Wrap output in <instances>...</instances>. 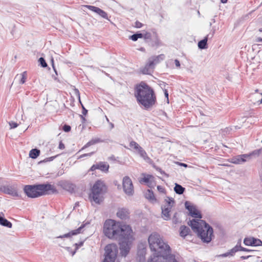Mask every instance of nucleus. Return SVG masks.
<instances>
[{
    "label": "nucleus",
    "instance_id": "obj_1",
    "mask_svg": "<svg viewBox=\"0 0 262 262\" xmlns=\"http://www.w3.org/2000/svg\"><path fill=\"white\" fill-rule=\"evenodd\" d=\"M103 233L109 238L119 241L122 256L125 257L128 254L134 240L133 230L129 225H121L113 220H107L104 224Z\"/></svg>",
    "mask_w": 262,
    "mask_h": 262
},
{
    "label": "nucleus",
    "instance_id": "obj_2",
    "mask_svg": "<svg viewBox=\"0 0 262 262\" xmlns=\"http://www.w3.org/2000/svg\"><path fill=\"white\" fill-rule=\"evenodd\" d=\"M148 241L150 249L154 253L147 262H178L175 255L171 253L169 246L164 242L159 233H152Z\"/></svg>",
    "mask_w": 262,
    "mask_h": 262
},
{
    "label": "nucleus",
    "instance_id": "obj_3",
    "mask_svg": "<svg viewBox=\"0 0 262 262\" xmlns=\"http://www.w3.org/2000/svg\"><path fill=\"white\" fill-rule=\"evenodd\" d=\"M135 96L138 102L146 110L151 107L156 102V96L153 89L143 81L136 86Z\"/></svg>",
    "mask_w": 262,
    "mask_h": 262
},
{
    "label": "nucleus",
    "instance_id": "obj_4",
    "mask_svg": "<svg viewBox=\"0 0 262 262\" xmlns=\"http://www.w3.org/2000/svg\"><path fill=\"white\" fill-rule=\"evenodd\" d=\"M193 232L197 233L198 236L203 242L210 243L213 236V228L205 221L199 219H192L188 223Z\"/></svg>",
    "mask_w": 262,
    "mask_h": 262
},
{
    "label": "nucleus",
    "instance_id": "obj_5",
    "mask_svg": "<svg viewBox=\"0 0 262 262\" xmlns=\"http://www.w3.org/2000/svg\"><path fill=\"white\" fill-rule=\"evenodd\" d=\"M24 190L26 194L31 198H35L57 192L54 186L50 184L26 185Z\"/></svg>",
    "mask_w": 262,
    "mask_h": 262
},
{
    "label": "nucleus",
    "instance_id": "obj_6",
    "mask_svg": "<svg viewBox=\"0 0 262 262\" xmlns=\"http://www.w3.org/2000/svg\"><path fill=\"white\" fill-rule=\"evenodd\" d=\"M106 191V187L104 182L101 180H98L91 188V193L89 198L90 201L96 204H99L103 201V195Z\"/></svg>",
    "mask_w": 262,
    "mask_h": 262
},
{
    "label": "nucleus",
    "instance_id": "obj_7",
    "mask_svg": "<svg viewBox=\"0 0 262 262\" xmlns=\"http://www.w3.org/2000/svg\"><path fill=\"white\" fill-rule=\"evenodd\" d=\"M105 258L103 262H115L118 250L116 244H111L105 247Z\"/></svg>",
    "mask_w": 262,
    "mask_h": 262
},
{
    "label": "nucleus",
    "instance_id": "obj_8",
    "mask_svg": "<svg viewBox=\"0 0 262 262\" xmlns=\"http://www.w3.org/2000/svg\"><path fill=\"white\" fill-rule=\"evenodd\" d=\"M175 203L174 200L172 198L167 197L165 200V204L162 207V213L163 217L165 220L170 219L169 212Z\"/></svg>",
    "mask_w": 262,
    "mask_h": 262
},
{
    "label": "nucleus",
    "instance_id": "obj_9",
    "mask_svg": "<svg viewBox=\"0 0 262 262\" xmlns=\"http://www.w3.org/2000/svg\"><path fill=\"white\" fill-rule=\"evenodd\" d=\"M122 185L124 192L128 195H133L134 192V186L129 177L125 176L123 178Z\"/></svg>",
    "mask_w": 262,
    "mask_h": 262
},
{
    "label": "nucleus",
    "instance_id": "obj_10",
    "mask_svg": "<svg viewBox=\"0 0 262 262\" xmlns=\"http://www.w3.org/2000/svg\"><path fill=\"white\" fill-rule=\"evenodd\" d=\"M1 190L5 193L11 195L13 196H18V193L17 190L16 185H8L4 186L1 188Z\"/></svg>",
    "mask_w": 262,
    "mask_h": 262
},
{
    "label": "nucleus",
    "instance_id": "obj_11",
    "mask_svg": "<svg viewBox=\"0 0 262 262\" xmlns=\"http://www.w3.org/2000/svg\"><path fill=\"white\" fill-rule=\"evenodd\" d=\"M186 209H187L189 212L190 215L193 217L201 219L202 215L201 213L196 209V208L192 205L190 203L186 201L185 203Z\"/></svg>",
    "mask_w": 262,
    "mask_h": 262
},
{
    "label": "nucleus",
    "instance_id": "obj_12",
    "mask_svg": "<svg viewBox=\"0 0 262 262\" xmlns=\"http://www.w3.org/2000/svg\"><path fill=\"white\" fill-rule=\"evenodd\" d=\"M129 146L130 148L134 149L135 151L137 152L140 156L144 159L147 157L145 151L136 142L132 141L129 143Z\"/></svg>",
    "mask_w": 262,
    "mask_h": 262
},
{
    "label": "nucleus",
    "instance_id": "obj_13",
    "mask_svg": "<svg viewBox=\"0 0 262 262\" xmlns=\"http://www.w3.org/2000/svg\"><path fill=\"white\" fill-rule=\"evenodd\" d=\"M109 165L104 162H100L94 164L90 168L91 171H94L96 169H99L102 171L106 172L108 171Z\"/></svg>",
    "mask_w": 262,
    "mask_h": 262
},
{
    "label": "nucleus",
    "instance_id": "obj_14",
    "mask_svg": "<svg viewBox=\"0 0 262 262\" xmlns=\"http://www.w3.org/2000/svg\"><path fill=\"white\" fill-rule=\"evenodd\" d=\"M59 185L63 189L73 192L74 191L75 185L71 182L66 180L61 181L59 182Z\"/></svg>",
    "mask_w": 262,
    "mask_h": 262
},
{
    "label": "nucleus",
    "instance_id": "obj_15",
    "mask_svg": "<svg viewBox=\"0 0 262 262\" xmlns=\"http://www.w3.org/2000/svg\"><path fill=\"white\" fill-rule=\"evenodd\" d=\"M249 158V156L247 154L240 155L233 157L231 162L235 164H242L246 162Z\"/></svg>",
    "mask_w": 262,
    "mask_h": 262
},
{
    "label": "nucleus",
    "instance_id": "obj_16",
    "mask_svg": "<svg viewBox=\"0 0 262 262\" xmlns=\"http://www.w3.org/2000/svg\"><path fill=\"white\" fill-rule=\"evenodd\" d=\"M244 243L246 246H258L262 245L261 240L254 237H247L244 240Z\"/></svg>",
    "mask_w": 262,
    "mask_h": 262
},
{
    "label": "nucleus",
    "instance_id": "obj_17",
    "mask_svg": "<svg viewBox=\"0 0 262 262\" xmlns=\"http://www.w3.org/2000/svg\"><path fill=\"white\" fill-rule=\"evenodd\" d=\"M84 6L88 8L89 10L97 13L102 17L105 19H108L107 14L104 11L100 9L99 8L90 5H85Z\"/></svg>",
    "mask_w": 262,
    "mask_h": 262
},
{
    "label": "nucleus",
    "instance_id": "obj_18",
    "mask_svg": "<svg viewBox=\"0 0 262 262\" xmlns=\"http://www.w3.org/2000/svg\"><path fill=\"white\" fill-rule=\"evenodd\" d=\"M164 58L163 54H161L156 56H152L148 60V66H151L153 69L156 64L158 63L160 61L163 60Z\"/></svg>",
    "mask_w": 262,
    "mask_h": 262
},
{
    "label": "nucleus",
    "instance_id": "obj_19",
    "mask_svg": "<svg viewBox=\"0 0 262 262\" xmlns=\"http://www.w3.org/2000/svg\"><path fill=\"white\" fill-rule=\"evenodd\" d=\"M85 227L84 224H82L78 229L72 230L68 233L60 235L58 238L70 237L73 235H75L82 232V229Z\"/></svg>",
    "mask_w": 262,
    "mask_h": 262
},
{
    "label": "nucleus",
    "instance_id": "obj_20",
    "mask_svg": "<svg viewBox=\"0 0 262 262\" xmlns=\"http://www.w3.org/2000/svg\"><path fill=\"white\" fill-rule=\"evenodd\" d=\"M129 210L126 208H121L119 209L117 213V215L118 217L122 220H125L129 217Z\"/></svg>",
    "mask_w": 262,
    "mask_h": 262
},
{
    "label": "nucleus",
    "instance_id": "obj_21",
    "mask_svg": "<svg viewBox=\"0 0 262 262\" xmlns=\"http://www.w3.org/2000/svg\"><path fill=\"white\" fill-rule=\"evenodd\" d=\"M209 37V35H207L203 39L198 42V47L200 49H205L207 48V41Z\"/></svg>",
    "mask_w": 262,
    "mask_h": 262
},
{
    "label": "nucleus",
    "instance_id": "obj_22",
    "mask_svg": "<svg viewBox=\"0 0 262 262\" xmlns=\"http://www.w3.org/2000/svg\"><path fill=\"white\" fill-rule=\"evenodd\" d=\"M145 197L151 202L156 201V199L153 191L149 189H148L145 193Z\"/></svg>",
    "mask_w": 262,
    "mask_h": 262
},
{
    "label": "nucleus",
    "instance_id": "obj_23",
    "mask_svg": "<svg viewBox=\"0 0 262 262\" xmlns=\"http://www.w3.org/2000/svg\"><path fill=\"white\" fill-rule=\"evenodd\" d=\"M180 235L181 236L185 237L189 234L190 230L189 227L186 226H181L180 228Z\"/></svg>",
    "mask_w": 262,
    "mask_h": 262
},
{
    "label": "nucleus",
    "instance_id": "obj_24",
    "mask_svg": "<svg viewBox=\"0 0 262 262\" xmlns=\"http://www.w3.org/2000/svg\"><path fill=\"white\" fill-rule=\"evenodd\" d=\"M103 140L99 138H93L92 140H91L89 142H88L82 148V149L84 148L88 147L91 145H93L94 144H95L98 143H101L102 142Z\"/></svg>",
    "mask_w": 262,
    "mask_h": 262
},
{
    "label": "nucleus",
    "instance_id": "obj_25",
    "mask_svg": "<svg viewBox=\"0 0 262 262\" xmlns=\"http://www.w3.org/2000/svg\"><path fill=\"white\" fill-rule=\"evenodd\" d=\"M26 78H27V72H24L23 73H21L20 75H17L15 77V80L18 79L19 80L20 84H24L26 81Z\"/></svg>",
    "mask_w": 262,
    "mask_h": 262
},
{
    "label": "nucleus",
    "instance_id": "obj_26",
    "mask_svg": "<svg viewBox=\"0 0 262 262\" xmlns=\"http://www.w3.org/2000/svg\"><path fill=\"white\" fill-rule=\"evenodd\" d=\"M0 225L8 228L12 227V223L5 218L0 216Z\"/></svg>",
    "mask_w": 262,
    "mask_h": 262
},
{
    "label": "nucleus",
    "instance_id": "obj_27",
    "mask_svg": "<svg viewBox=\"0 0 262 262\" xmlns=\"http://www.w3.org/2000/svg\"><path fill=\"white\" fill-rule=\"evenodd\" d=\"M185 188L182 187L181 185L178 184L177 183L175 184V186L174 187V191L177 194H182L184 193Z\"/></svg>",
    "mask_w": 262,
    "mask_h": 262
},
{
    "label": "nucleus",
    "instance_id": "obj_28",
    "mask_svg": "<svg viewBox=\"0 0 262 262\" xmlns=\"http://www.w3.org/2000/svg\"><path fill=\"white\" fill-rule=\"evenodd\" d=\"M40 154V150L38 149L34 148L30 150L29 152V156L32 159H36L39 156Z\"/></svg>",
    "mask_w": 262,
    "mask_h": 262
},
{
    "label": "nucleus",
    "instance_id": "obj_29",
    "mask_svg": "<svg viewBox=\"0 0 262 262\" xmlns=\"http://www.w3.org/2000/svg\"><path fill=\"white\" fill-rule=\"evenodd\" d=\"M144 177L140 180V182H143L147 184L151 179H154V178L150 174H145L143 173Z\"/></svg>",
    "mask_w": 262,
    "mask_h": 262
},
{
    "label": "nucleus",
    "instance_id": "obj_30",
    "mask_svg": "<svg viewBox=\"0 0 262 262\" xmlns=\"http://www.w3.org/2000/svg\"><path fill=\"white\" fill-rule=\"evenodd\" d=\"M150 68H152V67L151 66H148V62L143 68L141 69V72L143 74H150Z\"/></svg>",
    "mask_w": 262,
    "mask_h": 262
},
{
    "label": "nucleus",
    "instance_id": "obj_31",
    "mask_svg": "<svg viewBox=\"0 0 262 262\" xmlns=\"http://www.w3.org/2000/svg\"><path fill=\"white\" fill-rule=\"evenodd\" d=\"M261 148L258 149H256V150H253L252 152L248 154H247L248 156H249V158H248V160H249L251 157L253 156H259L260 155H261Z\"/></svg>",
    "mask_w": 262,
    "mask_h": 262
},
{
    "label": "nucleus",
    "instance_id": "obj_32",
    "mask_svg": "<svg viewBox=\"0 0 262 262\" xmlns=\"http://www.w3.org/2000/svg\"><path fill=\"white\" fill-rule=\"evenodd\" d=\"M172 223L174 224H177L180 222V220L178 215V213L177 212H176L172 219Z\"/></svg>",
    "mask_w": 262,
    "mask_h": 262
},
{
    "label": "nucleus",
    "instance_id": "obj_33",
    "mask_svg": "<svg viewBox=\"0 0 262 262\" xmlns=\"http://www.w3.org/2000/svg\"><path fill=\"white\" fill-rule=\"evenodd\" d=\"M38 61L42 67L46 68L47 67V63L43 57H40L38 59Z\"/></svg>",
    "mask_w": 262,
    "mask_h": 262
},
{
    "label": "nucleus",
    "instance_id": "obj_34",
    "mask_svg": "<svg viewBox=\"0 0 262 262\" xmlns=\"http://www.w3.org/2000/svg\"><path fill=\"white\" fill-rule=\"evenodd\" d=\"M84 241H81L79 242V243H76L75 244V246L76 247L75 250L74 251H72L71 252L72 255H74L75 253H76V251L80 247H81L83 244Z\"/></svg>",
    "mask_w": 262,
    "mask_h": 262
},
{
    "label": "nucleus",
    "instance_id": "obj_35",
    "mask_svg": "<svg viewBox=\"0 0 262 262\" xmlns=\"http://www.w3.org/2000/svg\"><path fill=\"white\" fill-rule=\"evenodd\" d=\"M248 262H259V257L250 255Z\"/></svg>",
    "mask_w": 262,
    "mask_h": 262
},
{
    "label": "nucleus",
    "instance_id": "obj_36",
    "mask_svg": "<svg viewBox=\"0 0 262 262\" xmlns=\"http://www.w3.org/2000/svg\"><path fill=\"white\" fill-rule=\"evenodd\" d=\"M62 129L65 132H69L71 130V127L70 125L65 124L63 126Z\"/></svg>",
    "mask_w": 262,
    "mask_h": 262
},
{
    "label": "nucleus",
    "instance_id": "obj_37",
    "mask_svg": "<svg viewBox=\"0 0 262 262\" xmlns=\"http://www.w3.org/2000/svg\"><path fill=\"white\" fill-rule=\"evenodd\" d=\"M147 186L150 188H153L155 185L156 183L154 180V179H151L147 184Z\"/></svg>",
    "mask_w": 262,
    "mask_h": 262
},
{
    "label": "nucleus",
    "instance_id": "obj_38",
    "mask_svg": "<svg viewBox=\"0 0 262 262\" xmlns=\"http://www.w3.org/2000/svg\"><path fill=\"white\" fill-rule=\"evenodd\" d=\"M241 248L242 246L241 245H238V244H237L233 248V249L236 253V252L241 251Z\"/></svg>",
    "mask_w": 262,
    "mask_h": 262
},
{
    "label": "nucleus",
    "instance_id": "obj_39",
    "mask_svg": "<svg viewBox=\"0 0 262 262\" xmlns=\"http://www.w3.org/2000/svg\"><path fill=\"white\" fill-rule=\"evenodd\" d=\"M9 125L10 126L11 128H14L18 126V124L14 122H10Z\"/></svg>",
    "mask_w": 262,
    "mask_h": 262
},
{
    "label": "nucleus",
    "instance_id": "obj_40",
    "mask_svg": "<svg viewBox=\"0 0 262 262\" xmlns=\"http://www.w3.org/2000/svg\"><path fill=\"white\" fill-rule=\"evenodd\" d=\"M57 156L51 157L45 159L42 162H46L53 161Z\"/></svg>",
    "mask_w": 262,
    "mask_h": 262
},
{
    "label": "nucleus",
    "instance_id": "obj_41",
    "mask_svg": "<svg viewBox=\"0 0 262 262\" xmlns=\"http://www.w3.org/2000/svg\"><path fill=\"white\" fill-rule=\"evenodd\" d=\"M142 26H143V24L141 23H140V21H136L135 22V27H136L137 28H140L142 27Z\"/></svg>",
    "mask_w": 262,
    "mask_h": 262
},
{
    "label": "nucleus",
    "instance_id": "obj_42",
    "mask_svg": "<svg viewBox=\"0 0 262 262\" xmlns=\"http://www.w3.org/2000/svg\"><path fill=\"white\" fill-rule=\"evenodd\" d=\"M80 102L81 104L82 108V115L85 116L88 113V110L84 107V106L81 103L80 101Z\"/></svg>",
    "mask_w": 262,
    "mask_h": 262
},
{
    "label": "nucleus",
    "instance_id": "obj_43",
    "mask_svg": "<svg viewBox=\"0 0 262 262\" xmlns=\"http://www.w3.org/2000/svg\"><path fill=\"white\" fill-rule=\"evenodd\" d=\"M130 38L133 41H136L139 38L136 34H134L130 36Z\"/></svg>",
    "mask_w": 262,
    "mask_h": 262
},
{
    "label": "nucleus",
    "instance_id": "obj_44",
    "mask_svg": "<svg viewBox=\"0 0 262 262\" xmlns=\"http://www.w3.org/2000/svg\"><path fill=\"white\" fill-rule=\"evenodd\" d=\"M157 189L159 192H162V193H165V189L162 186H158Z\"/></svg>",
    "mask_w": 262,
    "mask_h": 262
},
{
    "label": "nucleus",
    "instance_id": "obj_45",
    "mask_svg": "<svg viewBox=\"0 0 262 262\" xmlns=\"http://www.w3.org/2000/svg\"><path fill=\"white\" fill-rule=\"evenodd\" d=\"M95 152L93 151V152H91L90 153H88V154H83L82 155L80 156V158H83V157H86V156H92Z\"/></svg>",
    "mask_w": 262,
    "mask_h": 262
},
{
    "label": "nucleus",
    "instance_id": "obj_46",
    "mask_svg": "<svg viewBox=\"0 0 262 262\" xmlns=\"http://www.w3.org/2000/svg\"><path fill=\"white\" fill-rule=\"evenodd\" d=\"M228 252L229 256H233L235 253L233 248L230 250Z\"/></svg>",
    "mask_w": 262,
    "mask_h": 262
},
{
    "label": "nucleus",
    "instance_id": "obj_47",
    "mask_svg": "<svg viewBox=\"0 0 262 262\" xmlns=\"http://www.w3.org/2000/svg\"><path fill=\"white\" fill-rule=\"evenodd\" d=\"M65 147L64 144L61 141L59 143L58 148L60 149H63Z\"/></svg>",
    "mask_w": 262,
    "mask_h": 262
},
{
    "label": "nucleus",
    "instance_id": "obj_48",
    "mask_svg": "<svg viewBox=\"0 0 262 262\" xmlns=\"http://www.w3.org/2000/svg\"><path fill=\"white\" fill-rule=\"evenodd\" d=\"M51 62H52V65L53 69L54 72H55L56 74L57 75V72L56 69V68H55V67L54 66V64L53 58H52Z\"/></svg>",
    "mask_w": 262,
    "mask_h": 262
},
{
    "label": "nucleus",
    "instance_id": "obj_49",
    "mask_svg": "<svg viewBox=\"0 0 262 262\" xmlns=\"http://www.w3.org/2000/svg\"><path fill=\"white\" fill-rule=\"evenodd\" d=\"M156 169H157V170L159 171L162 174H164V175H166V176H168V175H167L166 173L163 170H162L160 168H157Z\"/></svg>",
    "mask_w": 262,
    "mask_h": 262
},
{
    "label": "nucleus",
    "instance_id": "obj_50",
    "mask_svg": "<svg viewBox=\"0 0 262 262\" xmlns=\"http://www.w3.org/2000/svg\"><path fill=\"white\" fill-rule=\"evenodd\" d=\"M145 38L148 39L151 37V34L149 33H146L143 36Z\"/></svg>",
    "mask_w": 262,
    "mask_h": 262
},
{
    "label": "nucleus",
    "instance_id": "obj_51",
    "mask_svg": "<svg viewBox=\"0 0 262 262\" xmlns=\"http://www.w3.org/2000/svg\"><path fill=\"white\" fill-rule=\"evenodd\" d=\"M229 256V255L228 252L225 253H224V254H220V255H218L219 257H227V256Z\"/></svg>",
    "mask_w": 262,
    "mask_h": 262
},
{
    "label": "nucleus",
    "instance_id": "obj_52",
    "mask_svg": "<svg viewBox=\"0 0 262 262\" xmlns=\"http://www.w3.org/2000/svg\"><path fill=\"white\" fill-rule=\"evenodd\" d=\"M174 63L177 67L179 68L180 67V63L178 59H175Z\"/></svg>",
    "mask_w": 262,
    "mask_h": 262
},
{
    "label": "nucleus",
    "instance_id": "obj_53",
    "mask_svg": "<svg viewBox=\"0 0 262 262\" xmlns=\"http://www.w3.org/2000/svg\"><path fill=\"white\" fill-rule=\"evenodd\" d=\"M257 96H259L260 97H261L260 100H258L257 102H259V103H261L262 102V94H256L255 95V97H257Z\"/></svg>",
    "mask_w": 262,
    "mask_h": 262
},
{
    "label": "nucleus",
    "instance_id": "obj_54",
    "mask_svg": "<svg viewBox=\"0 0 262 262\" xmlns=\"http://www.w3.org/2000/svg\"><path fill=\"white\" fill-rule=\"evenodd\" d=\"M177 163L180 165V166H183L184 167H188V165L187 164H185V163H180V162H177Z\"/></svg>",
    "mask_w": 262,
    "mask_h": 262
},
{
    "label": "nucleus",
    "instance_id": "obj_55",
    "mask_svg": "<svg viewBox=\"0 0 262 262\" xmlns=\"http://www.w3.org/2000/svg\"><path fill=\"white\" fill-rule=\"evenodd\" d=\"M241 251H246V252H250V251H251V250H249L248 249H247V248H244V247H242V248H241Z\"/></svg>",
    "mask_w": 262,
    "mask_h": 262
},
{
    "label": "nucleus",
    "instance_id": "obj_56",
    "mask_svg": "<svg viewBox=\"0 0 262 262\" xmlns=\"http://www.w3.org/2000/svg\"><path fill=\"white\" fill-rule=\"evenodd\" d=\"M137 34V35L138 36V37L139 38H142L143 37V35L142 33H136Z\"/></svg>",
    "mask_w": 262,
    "mask_h": 262
},
{
    "label": "nucleus",
    "instance_id": "obj_57",
    "mask_svg": "<svg viewBox=\"0 0 262 262\" xmlns=\"http://www.w3.org/2000/svg\"><path fill=\"white\" fill-rule=\"evenodd\" d=\"M249 257H250V255H248V256H241L240 258L241 259H248Z\"/></svg>",
    "mask_w": 262,
    "mask_h": 262
},
{
    "label": "nucleus",
    "instance_id": "obj_58",
    "mask_svg": "<svg viewBox=\"0 0 262 262\" xmlns=\"http://www.w3.org/2000/svg\"><path fill=\"white\" fill-rule=\"evenodd\" d=\"M256 42H262V38H261V37H257L256 39Z\"/></svg>",
    "mask_w": 262,
    "mask_h": 262
},
{
    "label": "nucleus",
    "instance_id": "obj_59",
    "mask_svg": "<svg viewBox=\"0 0 262 262\" xmlns=\"http://www.w3.org/2000/svg\"><path fill=\"white\" fill-rule=\"evenodd\" d=\"M164 95H165V96L168 98V91L166 90H165L164 91Z\"/></svg>",
    "mask_w": 262,
    "mask_h": 262
},
{
    "label": "nucleus",
    "instance_id": "obj_60",
    "mask_svg": "<svg viewBox=\"0 0 262 262\" xmlns=\"http://www.w3.org/2000/svg\"><path fill=\"white\" fill-rule=\"evenodd\" d=\"M81 119H82V122H84L85 121V118L83 117V115H80Z\"/></svg>",
    "mask_w": 262,
    "mask_h": 262
},
{
    "label": "nucleus",
    "instance_id": "obj_61",
    "mask_svg": "<svg viewBox=\"0 0 262 262\" xmlns=\"http://www.w3.org/2000/svg\"><path fill=\"white\" fill-rule=\"evenodd\" d=\"M230 129H231L230 128L227 127L224 129V132H226V133H227L230 132Z\"/></svg>",
    "mask_w": 262,
    "mask_h": 262
},
{
    "label": "nucleus",
    "instance_id": "obj_62",
    "mask_svg": "<svg viewBox=\"0 0 262 262\" xmlns=\"http://www.w3.org/2000/svg\"><path fill=\"white\" fill-rule=\"evenodd\" d=\"M208 35H209V37L208 39L211 38L213 37V35H214V32H213L211 34H209Z\"/></svg>",
    "mask_w": 262,
    "mask_h": 262
},
{
    "label": "nucleus",
    "instance_id": "obj_63",
    "mask_svg": "<svg viewBox=\"0 0 262 262\" xmlns=\"http://www.w3.org/2000/svg\"><path fill=\"white\" fill-rule=\"evenodd\" d=\"M228 0H221L222 3L226 4L227 3Z\"/></svg>",
    "mask_w": 262,
    "mask_h": 262
},
{
    "label": "nucleus",
    "instance_id": "obj_64",
    "mask_svg": "<svg viewBox=\"0 0 262 262\" xmlns=\"http://www.w3.org/2000/svg\"><path fill=\"white\" fill-rule=\"evenodd\" d=\"M111 128L112 129L114 127V124L112 123H110Z\"/></svg>",
    "mask_w": 262,
    "mask_h": 262
}]
</instances>
